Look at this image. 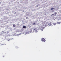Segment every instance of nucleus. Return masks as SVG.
<instances>
[{"label":"nucleus","instance_id":"obj_9","mask_svg":"<svg viewBox=\"0 0 61 61\" xmlns=\"http://www.w3.org/2000/svg\"><path fill=\"white\" fill-rule=\"evenodd\" d=\"M55 14L56 15H56V14H57V13H56V12L55 13Z\"/></svg>","mask_w":61,"mask_h":61},{"label":"nucleus","instance_id":"obj_3","mask_svg":"<svg viewBox=\"0 0 61 61\" xmlns=\"http://www.w3.org/2000/svg\"><path fill=\"white\" fill-rule=\"evenodd\" d=\"M48 25H51V22L49 23L48 24Z\"/></svg>","mask_w":61,"mask_h":61},{"label":"nucleus","instance_id":"obj_4","mask_svg":"<svg viewBox=\"0 0 61 61\" xmlns=\"http://www.w3.org/2000/svg\"><path fill=\"white\" fill-rule=\"evenodd\" d=\"M23 27L24 28H26V27L25 26H23Z\"/></svg>","mask_w":61,"mask_h":61},{"label":"nucleus","instance_id":"obj_10","mask_svg":"<svg viewBox=\"0 0 61 61\" xmlns=\"http://www.w3.org/2000/svg\"><path fill=\"white\" fill-rule=\"evenodd\" d=\"M38 6H39V5H37L36 6V7H38Z\"/></svg>","mask_w":61,"mask_h":61},{"label":"nucleus","instance_id":"obj_12","mask_svg":"<svg viewBox=\"0 0 61 61\" xmlns=\"http://www.w3.org/2000/svg\"><path fill=\"white\" fill-rule=\"evenodd\" d=\"M43 28L42 29H41V30H42V31H43Z\"/></svg>","mask_w":61,"mask_h":61},{"label":"nucleus","instance_id":"obj_5","mask_svg":"<svg viewBox=\"0 0 61 61\" xmlns=\"http://www.w3.org/2000/svg\"><path fill=\"white\" fill-rule=\"evenodd\" d=\"M13 26L14 27H15V24H14L13 25Z\"/></svg>","mask_w":61,"mask_h":61},{"label":"nucleus","instance_id":"obj_2","mask_svg":"<svg viewBox=\"0 0 61 61\" xmlns=\"http://www.w3.org/2000/svg\"><path fill=\"white\" fill-rule=\"evenodd\" d=\"M53 9H54V8L52 7L51 9V11H53Z\"/></svg>","mask_w":61,"mask_h":61},{"label":"nucleus","instance_id":"obj_7","mask_svg":"<svg viewBox=\"0 0 61 61\" xmlns=\"http://www.w3.org/2000/svg\"><path fill=\"white\" fill-rule=\"evenodd\" d=\"M36 24V23H34L33 24V25H35Z\"/></svg>","mask_w":61,"mask_h":61},{"label":"nucleus","instance_id":"obj_13","mask_svg":"<svg viewBox=\"0 0 61 61\" xmlns=\"http://www.w3.org/2000/svg\"><path fill=\"white\" fill-rule=\"evenodd\" d=\"M26 19H27V17H26Z\"/></svg>","mask_w":61,"mask_h":61},{"label":"nucleus","instance_id":"obj_6","mask_svg":"<svg viewBox=\"0 0 61 61\" xmlns=\"http://www.w3.org/2000/svg\"><path fill=\"white\" fill-rule=\"evenodd\" d=\"M53 25H56V23H53Z\"/></svg>","mask_w":61,"mask_h":61},{"label":"nucleus","instance_id":"obj_1","mask_svg":"<svg viewBox=\"0 0 61 61\" xmlns=\"http://www.w3.org/2000/svg\"><path fill=\"white\" fill-rule=\"evenodd\" d=\"M41 41L42 42H45L46 41L45 40V39H44V38H42L41 39Z\"/></svg>","mask_w":61,"mask_h":61},{"label":"nucleus","instance_id":"obj_8","mask_svg":"<svg viewBox=\"0 0 61 61\" xmlns=\"http://www.w3.org/2000/svg\"><path fill=\"white\" fill-rule=\"evenodd\" d=\"M36 28L34 29L33 30H34V31H35V30H36Z\"/></svg>","mask_w":61,"mask_h":61},{"label":"nucleus","instance_id":"obj_11","mask_svg":"<svg viewBox=\"0 0 61 61\" xmlns=\"http://www.w3.org/2000/svg\"><path fill=\"white\" fill-rule=\"evenodd\" d=\"M54 15V14H52L51 15V16H52V15Z\"/></svg>","mask_w":61,"mask_h":61},{"label":"nucleus","instance_id":"obj_14","mask_svg":"<svg viewBox=\"0 0 61 61\" xmlns=\"http://www.w3.org/2000/svg\"><path fill=\"white\" fill-rule=\"evenodd\" d=\"M4 57V56H3V57Z\"/></svg>","mask_w":61,"mask_h":61}]
</instances>
